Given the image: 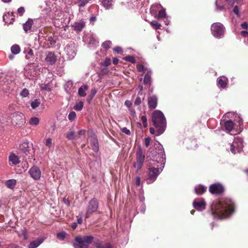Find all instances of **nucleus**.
Wrapping results in <instances>:
<instances>
[{"instance_id":"12","label":"nucleus","mask_w":248,"mask_h":248,"mask_svg":"<svg viewBox=\"0 0 248 248\" xmlns=\"http://www.w3.org/2000/svg\"><path fill=\"white\" fill-rule=\"evenodd\" d=\"M29 173L31 177L34 180H38L41 176V171L39 167L36 166H32L29 170Z\"/></svg>"},{"instance_id":"39","label":"nucleus","mask_w":248,"mask_h":248,"mask_svg":"<svg viewBox=\"0 0 248 248\" xmlns=\"http://www.w3.org/2000/svg\"><path fill=\"white\" fill-rule=\"evenodd\" d=\"M83 107V102L80 101L75 105L74 108L76 110L80 111L82 109Z\"/></svg>"},{"instance_id":"53","label":"nucleus","mask_w":248,"mask_h":248,"mask_svg":"<svg viewBox=\"0 0 248 248\" xmlns=\"http://www.w3.org/2000/svg\"><path fill=\"white\" fill-rule=\"evenodd\" d=\"M140 212L144 214V213L145 212V209H146V206L144 203H142L140 207Z\"/></svg>"},{"instance_id":"33","label":"nucleus","mask_w":248,"mask_h":248,"mask_svg":"<svg viewBox=\"0 0 248 248\" xmlns=\"http://www.w3.org/2000/svg\"><path fill=\"white\" fill-rule=\"evenodd\" d=\"M41 104V101L39 99H35L31 102V106L32 109H34L37 108Z\"/></svg>"},{"instance_id":"30","label":"nucleus","mask_w":248,"mask_h":248,"mask_svg":"<svg viewBox=\"0 0 248 248\" xmlns=\"http://www.w3.org/2000/svg\"><path fill=\"white\" fill-rule=\"evenodd\" d=\"M16 180L15 179H10L6 181L5 183V186L9 188L14 189L16 185Z\"/></svg>"},{"instance_id":"46","label":"nucleus","mask_w":248,"mask_h":248,"mask_svg":"<svg viewBox=\"0 0 248 248\" xmlns=\"http://www.w3.org/2000/svg\"><path fill=\"white\" fill-rule=\"evenodd\" d=\"M88 0H79L78 6L80 7H83L88 3Z\"/></svg>"},{"instance_id":"35","label":"nucleus","mask_w":248,"mask_h":248,"mask_svg":"<svg viewBox=\"0 0 248 248\" xmlns=\"http://www.w3.org/2000/svg\"><path fill=\"white\" fill-rule=\"evenodd\" d=\"M39 123V119L36 117H31L29 121V124L32 126H36Z\"/></svg>"},{"instance_id":"23","label":"nucleus","mask_w":248,"mask_h":248,"mask_svg":"<svg viewBox=\"0 0 248 248\" xmlns=\"http://www.w3.org/2000/svg\"><path fill=\"white\" fill-rule=\"evenodd\" d=\"M227 84V78L225 77H220L217 80V85L219 88H225Z\"/></svg>"},{"instance_id":"40","label":"nucleus","mask_w":248,"mask_h":248,"mask_svg":"<svg viewBox=\"0 0 248 248\" xmlns=\"http://www.w3.org/2000/svg\"><path fill=\"white\" fill-rule=\"evenodd\" d=\"M75 132L73 131H70L67 133L66 138L69 140H73L75 139Z\"/></svg>"},{"instance_id":"31","label":"nucleus","mask_w":248,"mask_h":248,"mask_svg":"<svg viewBox=\"0 0 248 248\" xmlns=\"http://www.w3.org/2000/svg\"><path fill=\"white\" fill-rule=\"evenodd\" d=\"M206 190V187L199 185L195 187V191L197 194H202Z\"/></svg>"},{"instance_id":"6","label":"nucleus","mask_w":248,"mask_h":248,"mask_svg":"<svg viewBox=\"0 0 248 248\" xmlns=\"http://www.w3.org/2000/svg\"><path fill=\"white\" fill-rule=\"evenodd\" d=\"M211 31L215 37L221 38L224 36L225 28L220 23H215L211 25Z\"/></svg>"},{"instance_id":"22","label":"nucleus","mask_w":248,"mask_h":248,"mask_svg":"<svg viewBox=\"0 0 248 248\" xmlns=\"http://www.w3.org/2000/svg\"><path fill=\"white\" fill-rule=\"evenodd\" d=\"M3 21L7 24L13 23L15 20V16L13 13L7 12L3 16Z\"/></svg>"},{"instance_id":"1","label":"nucleus","mask_w":248,"mask_h":248,"mask_svg":"<svg viewBox=\"0 0 248 248\" xmlns=\"http://www.w3.org/2000/svg\"><path fill=\"white\" fill-rule=\"evenodd\" d=\"M149 149L148 184L153 183L164 168L166 157L162 145L158 142Z\"/></svg>"},{"instance_id":"55","label":"nucleus","mask_w":248,"mask_h":248,"mask_svg":"<svg viewBox=\"0 0 248 248\" xmlns=\"http://www.w3.org/2000/svg\"><path fill=\"white\" fill-rule=\"evenodd\" d=\"M233 12L237 16H238L239 15V8L238 7V6H235L234 7L233 9Z\"/></svg>"},{"instance_id":"21","label":"nucleus","mask_w":248,"mask_h":248,"mask_svg":"<svg viewBox=\"0 0 248 248\" xmlns=\"http://www.w3.org/2000/svg\"><path fill=\"white\" fill-rule=\"evenodd\" d=\"M45 237H39L36 239L31 241L28 246V248H36L40 246L45 240Z\"/></svg>"},{"instance_id":"28","label":"nucleus","mask_w":248,"mask_h":248,"mask_svg":"<svg viewBox=\"0 0 248 248\" xmlns=\"http://www.w3.org/2000/svg\"><path fill=\"white\" fill-rule=\"evenodd\" d=\"M152 71L151 70L147 69V73L145 75L143 82L144 84H148L151 83Z\"/></svg>"},{"instance_id":"56","label":"nucleus","mask_w":248,"mask_h":248,"mask_svg":"<svg viewBox=\"0 0 248 248\" xmlns=\"http://www.w3.org/2000/svg\"><path fill=\"white\" fill-rule=\"evenodd\" d=\"M161 5L160 4H155L154 5H152V7H151V10H155V8H159V7H161Z\"/></svg>"},{"instance_id":"32","label":"nucleus","mask_w":248,"mask_h":248,"mask_svg":"<svg viewBox=\"0 0 248 248\" xmlns=\"http://www.w3.org/2000/svg\"><path fill=\"white\" fill-rule=\"evenodd\" d=\"M97 93V90L95 88L92 89L90 92V94L88 95L87 98V101L90 104L94 96Z\"/></svg>"},{"instance_id":"41","label":"nucleus","mask_w":248,"mask_h":248,"mask_svg":"<svg viewBox=\"0 0 248 248\" xmlns=\"http://www.w3.org/2000/svg\"><path fill=\"white\" fill-rule=\"evenodd\" d=\"M29 94V91L26 88L23 89L20 93V95L23 97H26Z\"/></svg>"},{"instance_id":"57","label":"nucleus","mask_w":248,"mask_h":248,"mask_svg":"<svg viewBox=\"0 0 248 248\" xmlns=\"http://www.w3.org/2000/svg\"><path fill=\"white\" fill-rule=\"evenodd\" d=\"M6 117L0 115V124H5L6 122Z\"/></svg>"},{"instance_id":"52","label":"nucleus","mask_w":248,"mask_h":248,"mask_svg":"<svg viewBox=\"0 0 248 248\" xmlns=\"http://www.w3.org/2000/svg\"><path fill=\"white\" fill-rule=\"evenodd\" d=\"M110 64V59L109 58H106L103 62V65L106 67L109 66Z\"/></svg>"},{"instance_id":"37","label":"nucleus","mask_w":248,"mask_h":248,"mask_svg":"<svg viewBox=\"0 0 248 248\" xmlns=\"http://www.w3.org/2000/svg\"><path fill=\"white\" fill-rule=\"evenodd\" d=\"M167 14L166 12V9L162 8L161 10L159 11L158 14L157 15L158 18H162L163 17H166Z\"/></svg>"},{"instance_id":"25","label":"nucleus","mask_w":248,"mask_h":248,"mask_svg":"<svg viewBox=\"0 0 248 248\" xmlns=\"http://www.w3.org/2000/svg\"><path fill=\"white\" fill-rule=\"evenodd\" d=\"M88 89V86L86 84H84L80 87L78 90V94L80 97H84L86 95V91Z\"/></svg>"},{"instance_id":"2","label":"nucleus","mask_w":248,"mask_h":248,"mask_svg":"<svg viewBox=\"0 0 248 248\" xmlns=\"http://www.w3.org/2000/svg\"><path fill=\"white\" fill-rule=\"evenodd\" d=\"M212 215L214 218H226L234 212V202L228 198H225L213 203L211 206Z\"/></svg>"},{"instance_id":"47","label":"nucleus","mask_w":248,"mask_h":248,"mask_svg":"<svg viewBox=\"0 0 248 248\" xmlns=\"http://www.w3.org/2000/svg\"><path fill=\"white\" fill-rule=\"evenodd\" d=\"M151 139L150 137L146 138L144 139V145L146 147H148L149 146L150 142H151Z\"/></svg>"},{"instance_id":"7","label":"nucleus","mask_w":248,"mask_h":248,"mask_svg":"<svg viewBox=\"0 0 248 248\" xmlns=\"http://www.w3.org/2000/svg\"><path fill=\"white\" fill-rule=\"evenodd\" d=\"M234 0H216L215 2L216 11L220 12L229 8V7L233 6Z\"/></svg>"},{"instance_id":"9","label":"nucleus","mask_w":248,"mask_h":248,"mask_svg":"<svg viewBox=\"0 0 248 248\" xmlns=\"http://www.w3.org/2000/svg\"><path fill=\"white\" fill-rule=\"evenodd\" d=\"M98 208V202L97 199L93 198L91 199L87 207V212L86 217H89V215L93 213L96 212Z\"/></svg>"},{"instance_id":"8","label":"nucleus","mask_w":248,"mask_h":248,"mask_svg":"<svg viewBox=\"0 0 248 248\" xmlns=\"http://www.w3.org/2000/svg\"><path fill=\"white\" fill-rule=\"evenodd\" d=\"M243 147V140L239 137L235 138L233 142L230 144V151L232 154H235L236 152H240Z\"/></svg>"},{"instance_id":"34","label":"nucleus","mask_w":248,"mask_h":248,"mask_svg":"<svg viewBox=\"0 0 248 248\" xmlns=\"http://www.w3.org/2000/svg\"><path fill=\"white\" fill-rule=\"evenodd\" d=\"M12 53L15 55L18 54L20 52V48L17 45H14L11 47Z\"/></svg>"},{"instance_id":"4","label":"nucleus","mask_w":248,"mask_h":248,"mask_svg":"<svg viewBox=\"0 0 248 248\" xmlns=\"http://www.w3.org/2000/svg\"><path fill=\"white\" fill-rule=\"evenodd\" d=\"M94 237L92 235L77 236L75 238L73 245L75 248H88Z\"/></svg>"},{"instance_id":"27","label":"nucleus","mask_w":248,"mask_h":248,"mask_svg":"<svg viewBox=\"0 0 248 248\" xmlns=\"http://www.w3.org/2000/svg\"><path fill=\"white\" fill-rule=\"evenodd\" d=\"M33 24V20L31 19H29L23 25V29L26 32L31 30V29Z\"/></svg>"},{"instance_id":"11","label":"nucleus","mask_w":248,"mask_h":248,"mask_svg":"<svg viewBox=\"0 0 248 248\" xmlns=\"http://www.w3.org/2000/svg\"><path fill=\"white\" fill-rule=\"evenodd\" d=\"M88 134L91 137L90 144L92 150L95 152H97L99 151V145L96 137L94 135L92 130H88Z\"/></svg>"},{"instance_id":"17","label":"nucleus","mask_w":248,"mask_h":248,"mask_svg":"<svg viewBox=\"0 0 248 248\" xmlns=\"http://www.w3.org/2000/svg\"><path fill=\"white\" fill-rule=\"evenodd\" d=\"M220 124L223 129H225L228 132L231 131L234 127V124L231 120L223 121L221 120Z\"/></svg>"},{"instance_id":"38","label":"nucleus","mask_w":248,"mask_h":248,"mask_svg":"<svg viewBox=\"0 0 248 248\" xmlns=\"http://www.w3.org/2000/svg\"><path fill=\"white\" fill-rule=\"evenodd\" d=\"M150 25L155 30L159 29L161 26V24L156 20H153L151 22Z\"/></svg>"},{"instance_id":"16","label":"nucleus","mask_w":248,"mask_h":248,"mask_svg":"<svg viewBox=\"0 0 248 248\" xmlns=\"http://www.w3.org/2000/svg\"><path fill=\"white\" fill-rule=\"evenodd\" d=\"M193 207L198 211H202L205 208L206 203L202 199H196L193 203Z\"/></svg>"},{"instance_id":"50","label":"nucleus","mask_w":248,"mask_h":248,"mask_svg":"<svg viewBox=\"0 0 248 248\" xmlns=\"http://www.w3.org/2000/svg\"><path fill=\"white\" fill-rule=\"evenodd\" d=\"M46 145L49 148L52 146V139L51 138H48L46 139Z\"/></svg>"},{"instance_id":"14","label":"nucleus","mask_w":248,"mask_h":248,"mask_svg":"<svg viewBox=\"0 0 248 248\" xmlns=\"http://www.w3.org/2000/svg\"><path fill=\"white\" fill-rule=\"evenodd\" d=\"M64 51L69 59H73L76 56V52L75 49V45L73 43L67 45L64 48Z\"/></svg>"},{"instance_id":"10","label":"nucleus","mask_w":248,"mask_h":248,"mask_svg":"<svg viewBox=\"0 0 248 248\" xmlns=\"http://www.w3.org/2000/svg\"><path fill=\"white\" fill-rule=\"evenodd\" d=\"M145 159V156L142 153L141 149L137 153L136 155V162L133 163L134 167L137 169L138 171L141 169L143 165Z\"/></svg>"},{"instance_id":"15","label":"nucleus","mask_w":248,"mask_h":248,"mask_svg":"<svg viewBox=\"0 0 248 248\" xmlns=\"http://www.w3.org/2000/svg\"><path fill=\"white\" fill-rule=\"evenodd\" d=\"M18 150L19 154H23V156L24 155H27L30 151L29 142L26 140L21 142L19 144Z\"/></svg>"},{"instance_id":"62","label":"nucleus","mask_w":248,"mask_h":248,"mask_svg":"<svg viewBox=\"0 0 248 248\" xmlns=\"http://www.w3.org/2000/svg\"><path fill=\"white\" fill-rule=\"evenodd\" d=\"M48 41L50 42V44L51 45H54L55 43V41H54L51 37H48Z\"/></svg>"},{"instance_id":"43","label":"nucleus","mask_w":248,"mask_h":248,"mask_svg":"<svg viewBox=\"0 0 248 248\" xmlns=\"http://www.w3.org/2000/svg\"><path fill=\"white\" fill-rule=\"evenodd\" d=\"M111 45V42L110 41H106L102 44V46L106 49H108Z\"/></svg>"},{"instance_id":"61","label":"nucleus","mask_w":248,"mask_h":248,"mask_svg":"<svg viewBox=\"0 0 248 248\" xmlns=\"http://www.w3.org/2000/svg\"><path fill=\"white\" fill-rule=\"evenodd\" d=\"M85 133H86V130H84V129H82L78 131V134L79 136H82V135H84L85 134Z\"/></svg>"},{"instance_id":"19","label":"nucleus","mask_w":248,"mask_h":248,"mask_svg":"<svg viewBox=\"0 0 248 248\" xmlns=\"http://www.w3.org/2000/svg\"><path fill=\"white\" fill-rule=\"evenodd\" d=\"M157 105V98L156 96L153 95L148 98V105L149 108L153 109L156 108Z\"/></svg>"},{"instance_id":"63","label":"nucleus","mask_w":248,"mask_h":248,"mask_svg":"<svg viewBox=\"0 0 248 248\" xmlns=\"http://www.w3.org/2000/svg\"><path fill=\"white\" fill-rule=\"evenodd\" d=\"M124 104L126 106H127L128 108H129L132 105L131 102L129 100H126L125 101Z\"/></svg>"},{"instance_id":"51","label":"nucleus","mask_w":248,"mask_h":248,"mask_svg":"<svg viewBox=\"0 0 248 248\" xmlns=\"http://www.w3.org/2000/svg\"><path fill=\"white\" fill-rule=\"evenodd\" d=\"M137 69L139 72H143L145 70H146L145 68H144V66L141 64L138 65L137 66ZM147 69H146L147 70Z\"/></svg>"},{"instance_id":"24","label":"nucleus","mask_w":248,"mask_h":248,"mask_svg":"<svg viewBox=\"0 0 248 248\" xmlns=\"http://www.w3.org/2000/svg\"><path fill=\"white\" fill-rule=\"evenodd\" d=\"M102 5L107 10L112 8L113 2L115 0H99Z\"/></svg>"},{"instance_id":"64","label":"nucleus","mask_w":248,"mask_h":248,"mask_svg":"<svg viewBox=\"0 0 248 248\" xmlns=\"http://www.w3.org/2000/svg\"><path fill=\"white\" fill-rule=\"evenodd\" d=\"M112 62L114 64L116 65L119 62V60L117 58H114L113 59Z\"/></svg>"},{"instance_id":"59","label":"nucleus","mask_w":248,"mask_h":248,"mask_svg":"<svg viewBox=\"0 0 248 248\" xmlns=\"http://www.w3.org/2000/svg\"><path fill=\"white\" fill-rule=\"evenodd\" d=\"M113 51L117 53H120L122 52V49L121 47L117 46L113 48Z\"/></svg>"},{"instance_id":"5","label":"nucleus","mask_w":248,"mask_h":248,"mask_svg":"<svg viewBox=\"0 0 248 248\" xmlns=\"http://www.w3.org/2000/svg\"><path fill=\"white\" fill-rule=\"evenodd\" d=\"M10 118L12 125L16 127H21L26 123L25 115L19 112L12 113L10 115Z\"/></svg>"},{"instance_id":"42","label":"nucleus","mask_w":248,"mask_h":248,"mask_svg":"<svg viewBox=\"0 0 248 248\" xmlns=\"http://www.w3.org/2000/svg\"><path fill=\"white\" fill-rule=\"evenodd\" d=\"M124 60L127 62H130L132 63H135L136 62V60H135V58L132 56H126L124 58Z\"/></svg>"},{"instance_id":"36","label":"nucleus","mask_w":248,"mask_h":248,"mask_svg":"<svg viewBox=\"0 0 248 248\" xmlns=\"http://www.w3.org/2000/svg\"><path fill=\"white\" fill-rule=\"evenodd\" d=\"M96 248H113L111 244L107 243L105 244H98L96 246Z\"/></svg>"},{"instance_id":"29","label":"nucleus","mask_w":248,"mask_h":248,"mask_svg":"<svg viewBox=\"0 0 248 248\" xmlns=\"http://www.w3.org/2000/svg\"><path fill=\"white\" fill-rule=\"evenodd\" d=\"M85 26V23L83 21L76 22L74 25V29L78 32H80Z\"/></svg>"},{"instance_id":"20","label":"nucleus","mask_w":248,"mask_h":248,"mask_svg":"<svg viewBox=\"0 0 248 248\" xmlns=\"http://www.w3.org/2000/svg\"><path fill=\"white\" fill-rule=\"evenodd\" d=\"M10 88L8 81L5 78L1 77L0 78V90L7 92Z\"/></svg>"},{"instance_id":"26","label":"nucleus","mask_w":248,"mask_h":248,"mask_svg":"<svg viewBox=\"0 0 248 248\" xmlns=\"http://www.w3.org/2000/svg\"><path fill=\"white\" fill-rule=\"evenodd\" d=\"M9 161L10 164H12L14 165L18 164L20 162L19 158L15 154L11 155H9Z\"/></svg>"},{"instance_id":"44","label":"nucleus","mask_w":248,"mask_h":248,"mask_svg":"<svg viewBox=\"0 0 248 248\" xmlns=\"http://www.w3.org/2000/svg\"><path fill=\"white\" fill-rule=\"evenodd\" d=\"M76 117V112L74 111H71L69 114V115L68 116V118L70 121H72L75 119Z\"/></svg>"},{"instance_id":"48","label":"nucleus","mask_w":248,"mask_h":248,"mask_svg":"<svg viewBox=\"0 0 248 248\" xmlns=\"http://www.w3.org/2000/svg\"><path fill=\"white\" fill-rule=\"evenodd\" d=\"M57 238L60 240H63L65 237V233L63 232H59L57 235Z\"/></svg>"},{"instance_id":"58","label":"nucleus","mask_w":248,"mask_h":248,"mask_svg":"<svg viewBox=\"0 0 248 248\" xmlns=\"http://www.w3.org/2000/svg\"><path fill=\"white\" fill-rule=\"evenodd\" d=\"M63 202L67 206H69L70 205V201L66 199V198H64L63 199Z\"/></svg>"},{"instance_id":"13","label":"nucleus","mask_w":248,"mask_h":248,"mask_svg":"<svg viewBox=\"0 0 248 248\" xmlns=\"http://www.w3.org/2000/svg\"><path fill=\"white\" fill-rule=\"evenodd\" d=\"M209 190L212 194H218L223 192L224 187L222 185L217 183L211 185L209 187Z\"/></svg>"},{"instance_id":"60","label":"nucleus","mask_w":248,"mask_h":248,"mask_svg":"<svg viewBox=\"0 0 248 248\" xmlns=\"http://www.w3.org/2000/svg\"><path fill=\"white\" fill-rule=\"evenodd\" d=\"M136 184L137 186H140V178L139 176L136 177Z\"/></svg>"},{"instance_id":"54","label":"nucleus","mask_w":248,"mask_h":248,"mask_svg":"<svg viewBox=\"0 0 248 248\" xmlns=\"http://www.w3.org/2000/svg\"><path fill=\"white\" fill-rule=\"evenodd\" d=\"M122 131L126 135H130V131L129 129H128L126 127H124L122 129Z\"/></svg>"},{"instance_id":"3","label":"nucleus","mask_w":248,"mask_h":248,"mask_svg":"<svg viewBox=\"0 0 248 248\" xmlns=\"http://www.w3.org/2000/svg\"><path fill=\"white\" fill-rule=\"evenodd\" d=\"M152 120L157 129V135L163 134L166 128V120L163 113L160 110H155L152 115Z\"/></svg>"},{"instance_id":"45","label":"nucleus","mask_w":248,"mask_h":248,"mask_svg":"<svg viewBox=\"0 0 248 248\" xmlns=\"http://www.w3.org/2000/svg\"><path fill=\"white\" fill-rule=\"evenodd\" d=\"M144 99V97H143L142 100H143ZM141 102H142L141 98L140 97L138 96L136 97V98L135 99V101L134 102V104L136 106H139L141 104Z\"/></svg>"},{"instance_id":"49","label":"nucleus","mask_w":248,"mask_h":248,"mask_svg":"<svg viewBox=\"0 0 248 248\" xmlns=\"http://www.w3.org/2000/svg\"><path fill=\"white\" fill-rule=\"evenodd\" d=\"M25 9L23 7H20L17 9V14L22 16L25 12Z\"/></svg>"},{"instance_id":"18","label":"nucleus","mask_w":248,"mask_h":248,"mask_svg":"<svg viewBox=\"0 0 248 248\" xmlns=\"http://www.w3.org/2000/svg\"><path fill=\"white\" fill-rule=\"evenodd\" d=\"M57 56L52 52H49L46 56L45 61L47 64L53 65L57 61Z\"/></svg>"}]
</instances>
